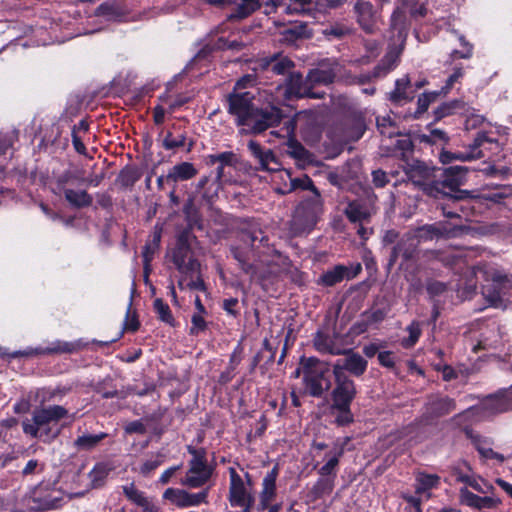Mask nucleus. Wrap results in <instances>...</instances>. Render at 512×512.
<instances>
[{
	"mask_svg": "<svg viewBox=\"0 0 512 512\" xmlns=\"http://www.w3.org/2000/svg\"><path fill=\"white\" fill-rule=\"evenodd\" d=\"M469 273L476 279L481 278L486 282H492L491 285L483 286L482 294L491 306L501 307L503 304L502 290L512 288V277H508L487 263H480L472 267Z\"/></svg>",
	"mask_w": 512,
	"mask_h": 512,
	"instance_id": "f257e3e1",
	"label": "nucleus"
},
{
	"mask_svg": "<svg viewBox=\"0 0 512 512\" xmlns=\"http://www.w3.org/2000/svg\"><path fill=\"white\" fill-rule=\"evenodd\" d=\"M196 242V236L190 229H183L176 236L175 247L172 250V262L181 274L198 272L199 261L193 256L192 244Z\"/></svg>",
	"mask_w": 512,
	"mask_h": 512,
	"instance_id": "f03ea898",
	"label": "nucleus"
},
{
	"mask_svg": "<svg viewBox=\"0 0 512 512\" xmlns=\"http://www.w3.org/2000/svg\"><path fill=\"white\" fill-rule=\"evenodd\" d=\"M323 210V202L318 190H315L308 197L303 199L296 207L293 219L292 230L295 234L310 231Z\"/></svg>",
	"mask_w": 512,
	"mask_h": 512,
	"instance_id": "7ed1b4c3",
	"label": "nucleus"
},
{
	"mask_svg": "<svg viewBox=\"0 0 512 512\" xmlns=\"http://www.w3.org/2000/svg\"><path fill=\"white\" fill-rule=\"evenodd\" d=\"M186 449L192 458L189 460V469L180 483L189 488H200L210 480L213 469L207 464L204 448H195L188 445Z\"/></svg>",
	"mask_w": 512,
	"mask_h": 512,
	"instance_id": "20e7f679",
	"label": "nucleus"
},
{
	"mask_svg": "<svg viewBox=\"0 0 512 512\" xmlns=\"http://www.w3.org/2000/svg\"><path fill=\"white\" fill-rule=\"evenodd\" d=\"M512 385L507 389H502L493 395L487 396L480 404L470 407L463 413L456 415V418L476 416L478 418H486L498 413H503L511 407Z\"/></svg>",
	"mask_w": 512,
	"mask_h": 512,
	"instance_id": "39448f33",
	"label": "nucleus"
},
{
	"mask_svg": "<svg viewBox=\"0 0 512 512\" xmlns=\"http://www.w3.org/2000/svg\"><path fill=\"white\" fill-rule=\"evenodd\" d=\"M67 415V409L60 405L35 409L32 419H26L22 422L23 432L33 438H38L41 436L42 428L47 427L50 423H57Z\"/></svg>",
	"mask_w": 512,
	"mask_h": 512,
	"instance_id": "423d86ee",
	"label": "nucleus"
},
{
	"mask_svg": "<svg viewBox=\"0 0 512 512\" xmlns=\"http://www.w3.org/2000/svg\"><path fill=\"white\" fill-rule=\"evenodd\" d=\"M301 364L307 391L313 397H321L330 388V381L325 377L319 360L314 357L303 358Z\"/></svg>",
	"mask_w": 512,
	"mask_h": 512,
	"instance_id": "0eeeda50",
	"label": "nucleus"
},
{
	"mask_svg": "<svg viewBox=\"0 0 512 512\" xmlns=\"http://www.w3.org/2000/svg\"><path fill=\"white\" fill-rule=\"evenodd\" d=\"M281 102L280 100L275 103L273 102L269 107L262 109L255 107L243 127H247L251 133L258 134L270 127L276 126L282 118L281 109L278 107Z\"/></svg>",
	"mask_w": 512,
	"mask_h": 512,
	"instance_id": "6e6552de",
	"label": "nucleus"
},
{
	"mask_svg": "<svg viewBox=\"0 0 512 512\" xmlns=\"http://www.w3.org/2000/svg\"><path fill=\"white\" fill-rule=\"evenodd\" d=\"M254 95L250 91H233L227 96L228 113L235 117L236 124L243 126L255 109Z\"/></svg>",
	"mask_w": 512,
	"mask_h": 512,
	"instance_id": "1a4fd4ad",
	"label": "nucleus"
},
{
	"mask_svg": "<svg viewBox=\"0 0 512 512\" xmlns=\"http://www.w3.org/2000/svg\"><path fill=\"white\" fill-rule=\"evenodd\" d=\"M323 97L324 93L313 91L311 83L308 82V75L306 78H303L301 73L291 72L285 80L282 101H288L294 98L321 99Z\"/></svg>",
	"mask_w": 512,
	"mask_h": 512,
	"instance_id": "9d476101",
	"label": "nucleus"
},
{
	"mask_svg": "<svg viewBox=\"0 0 512 512\" xmlns=\"http://www.w3.org/2000/svg\"><path fill=\"white\" fill-rule=\"evenodd\" d=\"M486 143L496 144L497 141L489 138L485 132H479L477 133L473 142L468 146V149L466 151L457 153H453L450 151H442L440 154V161L443 164H448L451 163L453 160L471 161L483 158L485 155L481 148Z\"/></svg>",
	"mask_w": 512,
	"mask_h": 512,
	"instance_id": "9b49d317",
	"label": "nucleus"
},
{
	"mask_svg": "<svg viewBox=\"0 0 512 512\" xmlns=\"http://www.w3.org/2000/svg\"><path fill=\"white\" fill-rule=\"evenodd\" d=\"M333 375L335 387L331 393V406L351 405L357 394L354 381L346 373H342L339 367L335 369Z\"/></svg>",
	"mask_w": 512,
	"mask_h": 512,
	"instance_id": "f8f14e48",
	"label": "nucleus"
},
{
	"mask_svg": "<svg viewBox=\"0 0 512 512\" xmlns=\"http://www.w3.org/2000/svg\"><path fill=\"white\" fill-rule=\"evenodd\" d=\"M208 495L209 487L197 493H190L179 488H167L163 493V498L183 509L208 503Z\"/></svg>",
	"mask_w": 512,
	"mask_h": 512,
	"instance_id": "ddd939ff",
	"label": "nucleus"
},
{
	"mask_svg": "<svg viewBox=\"0 0 512 512\" xmlns=\"http://www.w3.org/2000/svg\"><path fill=\"white\" fill-rule=\"evenodd\" d=\"M229 476L230 486L228 499L231 506H253L255 499L250 491V487L245 484L244 479L237 473L235 468H229Z\"/></svg>",
	"mask_w": 512,
	"mask_h": 512,
	"instance_id": "4468645a",
	"label": "nucleus"
},
{
	"mask_svg": "<svg viewBox=\"0 0 512 512\" xmlns=\"http://www.w3.org/2000/svg\"><path fill=\"white\" fill-rule=\"evenodd\" d=\"M294 62L282 54H273L258 59L253 70L257 73H272L275 75H285L291 73Z\"/></svg>",
	"mask_w": 512,
	"mask_h": 512,
	"instance_id": "2eb2a0df",
	"label": "nucleus"
},
{
	"mask_svg": "<svg viewBox=\"0 0 512 512\" xmlns=\"http://www.w3.org/2000/svg\"><path fill=\"white\" fill-rule=\"evenodd\" d=\"M248 150L257 161V170L276 172L281 170V163L271 149L263 148L257 141L250 140L247 144Z\"/></svg>",
	"mask_w": 512,
	"mask_h": 512,
	"instance_id": "dca6fc26",
	"label": "nucleus"
},
{
	"mask_svg": "<svg viewBox=\"0 0 512 512\" xmlns=\"http://www.w3.org/2000/svg\"><path fill=\"white\" fill-rule=\"evenodd\" d=\"M456 409V402L448 396L431 395L425 404L423 414L426 420L444 417Z\"/></svg>",
	"mask_w": 512,
	"mask_h": 512,
	"instance_id": "f3484780",
	"label": "nucleus"
},
{
	"mask_svg": "<svg viewBox=\"0 0 512 512\" xmlns=\"http://www.w3.org/2000/svg\"><path fill=\"white\" fill-rule=\"evenodd\" d=\"M419 243L412 232L404 234L393 247L389 259L390 265L396 263L399 258L408 261L414 258Z\"/></svg>",
	"mask_w": 512,
	"mask_h": 512,
	"instance_id": "a211bd4d",
	"label": "nucleus"
},
{
	"mask_svg": "<svg viewBox=\"0 0 512 512\" xmlns=\"http://www.w3.org/2000/svg\"><path fill=\"white\" fill-rule=\"evenodd\" d=\"M342 354H345L346 358L339 359L333 364V374H335V369L338 367L342 373L348 371L357 377L365 373L368 363L360 354L351 350L342 351Z\"/></svg>",
	"mask_w": 512,
	"mask_h": 512,
	"instance_id": "6ab92c4d",
	"label": "nucleus"
},
{
	"mask_svg": "<svg viewBox=\"0 0 512 512\" xmlns=\"http://www.w3.org/2000/svg\"><path fill=\"white\" fill-rule=\"evenodd\" d=\"M395 67V59L392 56H386L378 65L373 68L372 71L353 76L350 83L356 85H364L373 82L376 79L385 77Z\"/></svg>",
	"mask_w": 512,
	"mask_h": 512,
	"instance_id": "aec40b11",
	"label": "nucleus"
},
{
	"mask_svg": "<svg viewBox=\"0 0 512 512\" xmlns=\"http://www.w3.org/2000/svg\"><path fill=\"white\" fill-rule=\"evenodd\" d=\"M357 22L367 33H374L376 28L377 16L373 5L365 0H358L354 5Z\"/></svg>",
	"mask_w": 512,
	"mask_h": 512,
	"instance_id": "412c9836",
	"label": "nucleus"
},
{
	"mask_svg": "<svg viewBox=\"0 0 512 512\" xmlns=\"http://www.w3.org/2000/svg\"><path fill=\"white\" fill-rule=\"evenodd\" d=\"M279 475V467L275 465L263 478L260 493L259 510H265L276 496V480Z\"/></svg>",
	"mask_w": 512,
	"mask_h": 512,
	"instance_id": "4be33fe9",
	"label": "nucleus"
},
{
	"mask_svg": "<svg viewBox=\"0 0 512 512\" xmlns=\"http://www.w3.org/2000/svg\"><path fill=\"white\" fill-rule=\"evenodd\" d=\"M454 232V229L449 228L445 223L438 222L434 224H426L418 227L412 231L418 243L422 241H429L435 238L449 236Z\"/></svg>",
	"mask_w": 512,
	"mask_h": 512,
	"instance_id": "5701e85b",
	"label": "nucleus"
},
{
	"mask_svg": "<svg viewBox=\"0 0 512 512\" xmlns=\"http://www.w3.org/2000/svg\"><path fill=\"white\" fill-rule=\"evenodd\" d=\"M459 494L461 503L476 509L495 508L501 502L498 498L478 496L472 493L467 487L461 488Z\"/></svg>",
	"mask_w": 512,
	"mask_h": 512,
	"instance_id": "b1692460",
	"label": "nucleus"
},
{
	"mask_svg": "<svg viewBox=\"0 0 512 512\" xmlns=\"http://www.w3.org/2000/svg\"><path fill=\"white\" fill-rule=\"evenodd\" d=\"M239 231L241 233V239L244 242H249L251 246H255V243L267 242L266 236L263 235V231L260 228V224L254 219H242L239 222Z\"/></svg>",
	"mask_w": 512,
	"mask_h": 512,
	"instance_id": "393cba45",
	"label": "nucleus"
},
{
	"mask_svg": "<svg viewBox=\"0 0 512 512\" xmlns=\"http://www.w3.org/2000/svg\"><path fill=\"white\" fill-rule=\"evenodd\" d=\"M96 14L110 21L122 22L127 19L128 9L122 3L112 0L101 3Z\"/></svg>",
	"mask_w": 512,
	"mask_h": 512,
	"instance_id": "a878e982",
	"label": "nucleus"
},
{
	"mask_svg": "<svg viewBox=\"0 0 512 512\" xmlns=\"http://www.w3.org/2000/svg\"><path fill=\"white\" fill-rule=\"evenodd\" d=\"M198 170L191 162H181L172 166L167 173L168 184L176 185L178 182L193 179Z\"/></svg>",
	"mask_w": 512,
	"mask_h": 512,
	"instance_id": "bb28decb",
	"label": "nucleus"
},
{
	"mask_svg": "<svg viewBox=\"0 0 512 512\" xmlns=\"http://www.w3.org/2000/svg\"><path fill=\"white\" fill-rule=\"evenodd\" d=\"M390 28L393 33V37L396 40L403 43L408 34V24L406 12L403 8L397 7L390 18Z\"/></svg>",
	"mask_w": 512,
	"mask_h": 512,
	"instance_id": "cd10ccee",
	"label": "nucleus"
},
{
	"mask_svg": "<svg viewBox=\"0 0 512 512\" xmlns=\"http://www.w3.org/2000/svg\"><path fill=\"white\" fill-rule=\"evenodd\" d=\"M440 484V477L437 474H428L419 471L415 475V494H426V498L431 497L430 490L437 488Z\"/></svg>",
	"mask_w": 512,
	"mask_h": 512,
	"instance_id": "c85d7f7f",
	"label": "nucleus"
},
{
	"mask_svg": "<svg viewBox=\"0 0 512 512\" xmlns=\"http://www.w3.org/2000/svg\"><path fill=\"white\" fill-rule=\"evenodd\" d=\"M122 491L125 497L133 504L142 508L145 512H151L153 504L145 493L139 490L134 483H129L122 486Z\"/></svg>",
	"mask_w": 512,
	"mask_h": 512,
	"instance_id": "c756f323",
	"label": "nucleus"
},
{
	"mask_svg": "<svg viewBox=\"0 0 512 512\" xmlns=\"http://www.w3.org/2000/svg\"><path fill=\"white\" fill-rule=\"evenodd\" d=\"M336 77V71L334 67H326L321 65L317 68L311 69L308 72V82L311 83L312 88L318 85H329Z\"/></svg>",
	"mask_w": 512,
	"mask_h": 512,
	"instance_id": "7c9ffc66",
	"label": "nucleus"
},
{
	"mask_svg": "<svg viewBox=\"0 0 512 512\" xmlns=\"http://www.w3.org/2000/svg\"><path fill=\"white\" fill-rule=\"evenodd\" d=\"M313 345L320 353L341 355L342 350L335 344V338L323 331H317L313 338Z\"/></svg>",
	"mask_w": 512,
	"mask_h": 512,
	"instance_id": "2f4dec72",
	"label": "nucleus"
},
{
	"mask_svg": "<svg viewBox=\"0 0 512 512\" xmlns=\"http://www.w3.org/2000/svg\"><path fill=\"white\" fill-rule=\"evenodd\" d=\"M407 177L415 184H422L431 174L427 165L419 160L407 162L404 166Z\"/></svg>",
	"mask_w": 512,
	"mask_h": 512,
	"instance_id": "473e14b6",
	"label": "nucleus"
},
{
	"mask_svg": "<svg viewBox=\"0 0 512 512\" xmlns=\"http://www.w3.org/2000/svg\"><path fill=\"white\" fill-rule=\"evenodd\" d=\"M76 350V345L70 342L55 341L45 348L30 349L20 353L21 355H45V354H60V353H72Z\"/></svg>",
	"mask_w": 512,
	"mask_h": 512,
	"instance_id": "72a5a7b5",
	"label": "nucleus"
},
{
	"mask_svg": "<svg viewBox=\"0 0 512 512\" xmlns=\"http://www.w3.org/2000/svg\"><path fill=\"white\" fill-rule=\"evenodd\" d=\"M410 88V79L403 76L395 82V88L390 92V100L394 103L408 102L413 99V91L408 92Z\"/></svg>",
	"mask_w": 512,
	"mask_h": 512,
	"instance_id": "f704fd0d",
	"label": "nucleus"
},
{
	"mask_svg": "<svg viewBox=\"0 0 512 512\" xmlns=\"http://www.w3.org/2000/svg\"><path fill=\"white\" fill-rule=\"evenodd\" d=\"M343 455V449L337 448L326 454L327 462L318 470L321 477H332L333 480L337 476V468L340 458Z\"/></svg>",
	"mask_w": 512,
	"mask_h": 512,
	"instance_id": "c9c22d12",
	"label": "nucleus"
},
{
	"mask_svg": "<svg viewBox=\"0 0 512 512\" xmlns=\"http://www.w3.org/2000/svg\"><path fill=\"white\" fill-rule=\"evenodd\" d=\"M344 214L353 223H366L370 217L368 208L358 201L349 202Z\"/></svg>",
	"mask_w": 512,
	"mask_h": 512,
	"instance_id": "e433bc0d",
	"label": "nucleus"
},
{
	"mask_svg": "<svg viewBox=\"0 0 512 512\" xmlns=\"http://www.w3.org/2000/svg\"><path fill=\"white\" fill-rule=\"evenodd\" d=\"M66 201L74 208L88 207L93 202V197L86 190L64 189Z\"/></svg>",
	"mask_w": 512,
	"mask_h": 512,
	"instance_id": "4c0bfd02",
	"label": "nucleus"
},
{
	"mask_svg": "<svg viewBox=\"0 0 512 512\" xmlns=\"http://www.w3.org/2000/svg\"><path fill=\"white\" fill-rule=\"evenodd\" d=\"M468 172V168L461 165L450 166L445 170V179L443 184L450 187L455 188L460 186Z\"/></svg>",
	"mask_w": 512,
	"mask_h": 512,
	"instance_id": "58836bf2",
	"label": "nucleus"
},
{
	"mask_svg": "<svg viewBox=\"0 0 512 512\" xmlns=\"http://www.w3.org/2000/svg\"><path fill=\"white\" fill-rule=\"evenodd\" d=\"M112 469V466L108 463H97L88 474L91 486L93 488L102 487L105 484V481Z\"/></svg>",
	"mask_w": 512,
	"mask_h": 512,
	"instance_id": "ea45409f",
	"label": "nucleus"
},
{
	"mask_svg": "<svg viewBox=\"0 0 512 512\" xmlns=\"http://www.w3.org/2000/svg\"><path fill=\"white\" fill-rule=\"evenodd\" d=\"M348 273L349 270L346 266L337 265L323 273L319 279V283L327 287L334 286L343 281L344 278L348 276Z\"/></svg>",
	"mask_w": 512,
	"mask_h": 512,
	"instance_id": "a19ab883",
	"label": "nucleus"
},
{
	"mask_svg": "<svg viewBox=\"0 0 512 512\" xmlns=\"http://www.w3.org/2000/svg\"><path fill=\"white\" fill-rule=\"evenodd\" d=\"M260 8V0H240L235 10L228 15L229 20H242Z\"/></svg>",
	"mask_w": 512,
	"mask_h": 512,
	"instance_id": "79ce46f5",
	"label": "nucleus"
},
{
	"mask_svg": "<svg viewBox=\"0 0 512 512\" xmlns=\"http://www.w3.org/2000/svg\"><path fill=\"white\" fill-rule=\"evenodd\" d=\"M183 213L187 222V227L185 229H190V231H192L194 227L199 229L202 228L201 216L195 206L194 199L192 197H189L185 202Z\"/></svg>",
	"mask_w": 512,
	"mask_h": 512,
	"instance_id": "37998d69",
	"label": "nucleus"
},
{
	"mask_svg": "<svg viewBox=\"0 0 512 512\" xmlns=\"http://www.w3.org/2000/svg\"><path fill=\"white\" fill-rule=\"evenodd\" d=\"M107 437L106 433H99V434H84L79 436L74 441V446L78 450H85L89 451L94 449L103 439Z\"/></svg>",
	"mask_w": 512,
	"mask_h": 512,
	"instance_id": "c03bdc74",
	"label": "nucleus"
},
{
	"mask_svg": "<svg viewBox=\"0 0 512 512\" xmlns=\"http://www.w3.org/2000/svg\"><path fill=\"white\" fill-rule=\"evenodd\" d=\"M335 486V480L332 477H321L316 481L312 487L311 493L315 499H320L325 495L330 494Z\"/></svg>",
	"mask_w": 512,
	"mask_h": 512,
	"instance_id": "a18cd8bd",
	"label": "nucleus"
},
{
	"mask_svg": "<svg viewBox=\"0 0 512 512\" xmlns=\"http://www.w3.org/2000/svg\"><path fill=\"white\" fill-rule=\"evenodd\" d=\"M153 307L158 315V318L161 321L165 322L170 326L175 325V319L171 313L169 306L166 303H164V301L161 298H157L154 300Z\"/></svg>",
	"mask_w": 512,
	"mask_h": 512,
	"instance_id": "49530a36",
	"label": "nucleus"
},
{
	"mask_svg": "<svg viewBox=\"0 0 512 512\" xmlns=\"http://www.w3.org/2000/svg\"><path fill=\"white\" fill-rule=\"evenodd\" d=\"M421 140L431 145H444L448 143L449 136L444 130L433 128L427 134H423Z\"/></svg>",
	"mask_w": 512,
	"mask_h": 512,
	"instance_id": "de8ad7c7",
	"label": "nucleus"
},
{
	"mask_svg": "<svg viewBox=\"0 0 512 512\" xmlns=\"http://www.w3.org/2000/svg\"><path fill=\"white\" fill-rule=\"evenodd\" d=\"M459 481L467 484L479 493H489L494 490L493 486L482 479H477L469 475H461Z\"/></svg>",
	"mask_w": 512,
	"mask_h": 512,
	"instance_id": "09e8293b",
	"label": "nucleus"
},
{
	"mask_svg": "<svg viewBox=\"0 0 512 512\" xmlns=\"http://www.w3.org/2000/svg\"><path fill=\"white\" fill-rule=\"evenodd\" d=\"M331 409L337 411L335 423L338 426H346L354 421V416L351 412V405L331 406Z\"/></svg>",
	"mask_w": 512,
	"mask_h": 512,
	"instance_id": "8fccbe9b",
	"label": "nucleus"
},
{
	"mask_svg": "<svg viewBox=\"0 0 512 512\" xmlns=\"http://www.w3.org/2000/svg\"><path fill=\"white\" fill-rule=\"evenodd\" d=\"M186 143V135L184 133L174 137L173 134L168 131L162 141V147L165 150H174L176 148L183 147Z\"/></svg>",
	"mask_w": 512,
	"mask_h": 512,
	"instance_id": "3c124183",
	"label": "nucleus"
},
{
	"mask_svg": "<svg viewBox=\"0 0 512 512\" xmlns=\"http://www.w3.org/2000/svg\"><path fill=\"white\" fill-rule=\"evenodd\" d=\"M231 254L233 258L239 263L240 268L246 274L253 276L255 274V267L247 262L245 253L238 247H231Z\"/></svg>",
	"mask_w": 512,
	"mask_h": 512,
	"instance_id": "603ef678",
	"label": "nucleus"
},
{
	"mask_svg": "<svg viewBox=\"0 0 512 512\" xmlns=\"http://www.w3.org/2000/svg\"><path fill=\"white\" fill-rule=\"evenodd\" d=\"M312 0H289L285 8V14H304L309 11V6Z\"/></svg>",
	"mask_w": 512,
	"mask_h": 512,
	"instance_id": "864d4df0",
	"label": "nucleus"
},
{
	"mask_svg": "<svg viewBox=\"0 0 512 512\" xmlns=\"http://www.w3.org/2000/svg\"><path fill=\"white\" fill-rule=\"evenodd\" d=\"M464 108V103L459 100H454L449 103H444L441 106L437 108L435 111V115L437 119L449 116L456 112L457 110H460Z\"/></svg>",
	"mask_w": 512,
	"mask_h": 512,
	"instance_id": "5fc2aeb1",
	"label": "nucleus"
},
{
	"mask_svg": "<svg viewBox=\"0 0 512 512\" xmlns=\"http://www.w3.org/2000/svg\"><path fill=\"white\" fill-rule=\"evenodd\" d=\"M32 501L35 504L33 508L39 511H46L57 508L59 506L60 499L52 498L51 496H45L43 498L34 497Z\"/></svg>",
	"mask_w": 512,
	"mask_h": 512,
	"instance_id": "6e6d98bb",
	"label": "nucleus"
},
{
	"mask_svg": "<svg viewBox=\"0 0 512 512\" xmlns=\"http://www.w3.org/2000/svg\"><path fill=\"white\" fill-rule=\"evenodd\" d=\"M462 50H453L451 52L452 59H469L473 54V45L469 43L463 35H459L458 37Z\"/></svg>",
	"mask_w": 512,
	"mask_h": 512,
	"instance_id": "4d7b16f0",
	"label": "nucleus"
},
{
	"mask_svg": "<svg viewBox=\"0 0 512 512\" xmlns=\"http://www.w3.org/2000/svg\"><path fill=\"white\" fill-rule=\"evenodd\" d=\"M406 330L409 333V336L408 338L403 339L402 344L404 347L408 348L414 346L419 340L421 335V327L418 322L413 321L410 325L407 326Z\"/></svg>",
	"mask_w": 512,
	"mask_h": 512,
	"instance_id": "13d9d810",
	"label": "nucleus"
},
{
	"mask_svg": "<svg viewBox=\"0 0 512 512\" xmlns=\"http://www.w3.org/2000/svg\"><path fill=\"white\" fill-rule=\"evenodd\" d=\"M164 462V456L156 454L147 459L140 467V473L144 476L149 475L152 471L162 465Z\"/></svg>",
	"mask_w": 512,
	"mask_h": 512,
	"instance_id": "bf43d9fd",
	"label": "nucleus"
},
{
	"mask_svg": "<svg viewBox=\"0 0 512 512\" xmlns=\"http://www.w3.org/2000/svg\"><path fill=\"white\" fill-rule=\"evenodd\" d=\"M306 32V25L304 23H295L291 27L285 29L283 31V35L285 36V39L288 41H294L296 39H299L303 36H305Z\"/></svg>",
	"mask_w": 512,
	"mask_h": 512,
	"instance_id": "052dcab7",
	"label": "nucleus"
},
{
	"mask_svg": "<svg viewBox=\"0 0 512 512\" xmlns=\"http://www.w3.org/2000/svg\"><path fill=\"white\" fill-rule=\"evenodd\" d=\"M234 156V153L231 151L222 152L220 154H211L207 156V163L210 165L219 163L221 166L231 165Z\"/></svg>",
	"mask_w": 512,
	"mask_h": 512,
	"instance_id": "680f3d73",
	"label": "nucleus"
},
{
	"mask_svg": "<svg viewBox=\"0 0 512 512\" xmlns=\"http://www.w3.org/2000/svg\"><path fill=\"white\" fill-rule=\"evenodd\" d=\"M17 140V130H11L6 133H0V155L4 154Z\"/></svg>",
	"mask_w": 512,
	"mask_h": 512,
	"instance_id": "e2e57ef3",
	"label": "nucleus"
},
{
	"mask_svg": "<svg viewBox=\"0 0 512 512\" xmlns=\"http://www.w3.org/2000/svg\"><path fill=\"white\" fill-rule=\"evenodd\" d=\"M377 127L382 135L389 138L397 134L396 127L389 117L377 118Z\"/></svg>",
	"mask_w": 512,
	"mask_h": 512,
	"instance_id": "0e129e2a",
	"label": "nucleus"
},
{
	"mask_svg": "<svg viewBox=\"0 0 512 512\" xmlns=\"http://www.w3.org/2000/svg\"><path fill=\"white\" fill-rule=\"evenodd\" d=\"M186 276L190 278L186 283L187 288L190 290L206 291V284L200 275V270L198 272L187 274Z\"/></svg>",
	"mask_w": 512,
	"mask_h": 512,
	"instance_id": "69168bd1",
	"label": "nucleus"
},
{
	"mask_svg": "<svg viewBox=\"0 0 512 512\" xmlns=\"http://www.w3.org/2000/svg\"><path fill=\"white\" fill-rule=\"evenodd\" d=\"M138 179L139 175L134 169H124L119 175V181L124 187L133 186Z\"/></svg>",
	"mask_w": 512,
	"mask_h": 512,
	"instance_id": "338daca9",
	"label": "nucleus"
},
{
	"mask_svg": "<svg viewBox=\"0 0 512 512\" xmlns=\"http://www.w3.org/2000/svg\"><path fill=\"white\" fill-rule=\"evenodd\" d=\"M426 290L431 297H436L447 291V284L437 280H430L426 284Z\"/></svg>",
	"mask_w": 512,
	"mask_h": 512,
	"instance_id": "774afa93",
	"label": "nucleus"
}]
</instances>
